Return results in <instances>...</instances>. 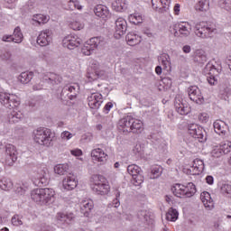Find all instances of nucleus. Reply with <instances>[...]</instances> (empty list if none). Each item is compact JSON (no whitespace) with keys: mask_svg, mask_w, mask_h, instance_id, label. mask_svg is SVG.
<instances>
[{"mask_svg":"<svg viewBox=\"0 0 231 231\" xmlns=\"http://www.w3.org/2000/svg\"><path fill=\"white\" fill-rule=\"evenodd\" d=\"M31 198L38 205H53L55 203V190L50 188L35 189L31 192Z\"/></svg>","mask_w":231,"mask_h":231,"instance_id":"f257e3e1","label":"nucleus"},{"mask_svg":"<svg viewBox=\"0 0 231 231\" xmlns=\"http://www.w3.org/2000/svg\"><path fill=\"white\" fill-rule=\"evenodd\" d=\"M119 129L123 133H142L143 131V123L132 116H126L118 122Z\"/></svg>","mask_w":231,"mask_h":231,"instance_id":"f03ea898","label":"nucleus"},{"mask_svg":"<svg viewBox=\"0 0 231 231\" xmlns=\"http://www.w3.org/2000/svg\"><path fill=\"white\" fill-rule=\"evenodd\" d=\"M35 143L43 147H53L54 134L48 128L39 127L32 132Z\"/></svg>","mask_w":231,"mask_h":231,"instance_id":"7ed1b4c3","label":"nucleus"},{"mask_svg":"<svg viewBox=\"0 0 231 231\" xmlns=\"http://www.w3.org/2000/svg\"><path fill=\"white\" fill-rule=\"evenodd\" d=\"M171 191L177 198H192L196 194V185L189 182L185 185L176 184L171 188Z\"/></svg>","mask_w":231,"mask_h":231,"instance_id":"20e7f679","label":"nucleus"},{"mask_svg":"<svg viewBox=\"0 0 231 231\" xmlns=\"http://www.w3.org/2000/svg\"><path fill=\"white\" fill-rule=\"evenodd\" d=\"M217 29L214 24H203L199 23L195 26V33L198 37L201 39H208V37H213L214 33H217Z\"/></svg>","mask_w":231,"mask_h":231,"instance_id":"39448f33","label":"nucleus"},{"mask_svg":"<svg viewBox=\"0 0 231 231\" xmlns=\"http://www.w3.org/2000/svg\"><path fill=\"white\" fill-rule=\"evenodd\" d=\"M106 42L104 41L103 37H94L91 38L81 49L82 54L89 56L97 48L104 46Z\"/></svg>","mask_w":231,"mask_h":231,"instance_id":"423d86ee","label":"nucleus"},{"mask_svg":"<svg viewBox=\"0 0 231 231\" xmlns=\"http://www.w3.org/2000/svg\"><path fill=\"white\" fill-rule=\"evenodd\" d=\"M191 30L192 27L190 26V23L188 22H180L173 24L170 31L175 37H189Z\"/></svg>","mask_w":231,"mask_h":231,"instance_id":"0eeeda50","label":"nucleus"},{"mask_svg":"<svg viewBox=\"0 0 231 231\" xmlns=\"http://www.w3.org/2000/svg\"><path fill=\"white\" fill-rule=\"evenodd\" d=\"M0 104L7 107V109H15V107H19L21 102L19 101V97L14 94L0 92Z\"/></svg>","mask_w":231,"mask_h":231,"instance_id":"6e6552de","label":"nucleus"},{"mask_svg":"<svg viewBox=\"0 0 231 231\" xmlns=\"http://www.w3.org/2000/svg\"><path fill=\"white\" fill-rule=\"evenodd\" d=\"M102 178H104L102 175H93L91 177V180L94 181V184L92 185V190L100 196H104L109 193V185L102 183Z\"/></svg>","mask_w":231,"mask_h":231,"instance_id":"1a4fd4ad","label":"nucleus"},{"mask_svg":"<svg viewBox=\"0 0 231 231\" xmlns=\"http://www.w3.org/2000/svg\"><path fill=\"white\" fill-rule=\"evenodd\" d=\"M188 133L192 138H197L200 143L207 142V132L198 124H189Z\"/></svg>","mask_w":231,"mask_h":231,"instance_id":"9d476101","label":"nucleus"},{"mask_svg":"<svg viewBox=\"0 0 231 231\" xmlns=\"http://www.w3.org/2000/svg\"><path fill=\"white\" fill-rule=\"evenodd\" d=\"M127 172L132 176L133 184L140 187L143 183V175H142V168L136 164H131L127 167Z\"/></svg>","mask_w":231,"mask_h":231,"instance_id":"9b49d317","label":"nucleus"},{"mask_svg":"<svg viewBox=\"0 0 231 231\" xmlns=\"http://www.w3.org/2000/svg\"><path fill=\"white\" fill-rule=\"evenodd\" d=\"M17 162V151L14 144L5 145V165L12 167Z\"/></svg>","mask_w":231,"mask_h":231,"instance_id":"f8f14e48","label":"nucleus"},{"mask_svg":"<svg viewBox=\"0 0 231 231\" xmlns=\"http://www.w3.org/2000/svg\"><path fill=\"white\" fill-rule=\"evenodd\" d=\"M88 102L90 109H100L104 102V97L98 92H93L88 97Z\"/></svg>","mask_w":231,"mask_h":231,"instance_id":"ddd939ff","label":"nucleus"},{"mask_svg":"<svg viewBox=\"0 0 231 231\" xmlns=\"http://www.w3.org/2000/svg\"><path fill=\"white\" fill-rule=\"evenodd\" d=\"M189 99L196 104L201 105L205 103V97L201 95V90L197 86H191L188 88Z\"/></svg>","mask_w":231,"mask_h":231,"instance_id":"4468645a","label":"nucleus"},{"mask_svg":"<svg viewBox=\"0 0 231 231\" xmlns=\"http://www.w3.org/2000/svg\"><path fill=\"white\" fill-rule=\"evenodd\" d=\"M174 107L179 115L185 116L190 113V106H189L187 102H184L183 98H181L180 96H176L175 97Z\"/></svg>","mask_w":231,"mask_h":231,"instance_id":"2eb2a0df","label":"nucleus"},{"mask_svg":"<svg viewBox=\"0 0 231 231\" xmlns=\"http://www.w3.org/2000/svg\"><path fill=\"white\" fill-rule=\"evenodd\" d=\"M62 44L68 50H75V48H79L82 44V39L75 35H69L63 39Z\"/></svg>","mask_w":231,"mask_h":231,"instance_id":"dca6fc26","label":"nucleus"},{"mask_svg":"<svg viewBox=\"0 0 231 231\" xmlns=\"http://www.w3.org/2000/svg\"><path fill=\"white\" fill-rule=\"evenodd\" d=\"M58 225H71L75 221V215L73 213L59 212L56 215Z\"/></svg>","mask_w":231,"mask_h":231,"instance_id":"f3484780","label":"nucleus"},{"mask_svg":"<svg viewBox=\"0 0 231 231\" xmlns=\"http://www.w3.org/2000/svg\"><path fill=\"white\" fill-rule=\"evenodd\" d=\"M152 6L153 10H156V12L163 14V12H167V10H169V6H171V0H152Z\"/></svg>","mask_w":231,"mask_h":231,"instance_id":"a211bd4d","label":"nucleus"},{"mask_svg":"<svg viewBox=\"0 0 231 231\" xmlns=\"http://www.w3.org/2000/svg\"><path fill=\"white\" fill-rule=\"evenodd\" d=\"M91 69L92 70H88L87 73V79H88L89 82L98 80V79H102V77L106 75V71L100 69V68L97 66H92Z\"/></svg>","mask_w":231,"mask_h":231,"instance_id":"6ab92c4d","label":"nucleus"},{"mask_svg":"<svg viewBox=\"0 0 231 231\" xmlns=\"http://www.w3.org/2000/svg\"><path fill=\"white\" fill-rule=\"evenodd\" d=\"M127 32V22L123 17L116 20V35L122 37Z\"/></svg>","mask_w":231,"mask_h":231,"instance_id":"aec40b11","label":"nucleus"},{"mask_svg":"<svg viewBox=\"0 0 231 231\" xmlns=\"http://www.w3.org/2000/svg\"><path fill=\"white\" fill-rule=\"evenodd\" d=\"M36 187H42L48 185V177L46 176V168L40 170L37 176L32 180Z\"/></svg>","mask_w":231,"mask_h":231,"instance_id":"412c9836","label":"nucleus"},{"mask_svg":"<svg viewBox=\"0 0 231 231\" xmlns=\"http://www.w3.org/2000/svg\"><path fill=\"white\" fill-rule=\"evenodd\" d=\"M51 42V31L45 30L37 37V44L39 46H48Z\"/></svg>","mask_w":231,"mask_h":231,"instance_id":"4be33fe9","label":"nucleus"},{"mask_svg":"<svg viewBox=\"0 0 231 231\" xmlns=\"http://www.w3.org/2000/svg\"><path fill=\"white\" fill-rule=\"evenodd\" d=\"M80 89V87L79 84L74 83L72 85H68L63 88L61 93H67L69 98L70 100H73V98H77V95H79V90Z\"/></svg>","mask_w":231,"mask_h":231,"instance_id":"5701e85b","label":"nucleus"},{"mask_svg":"<svg viewBox=\"0 0 231 231\" xmlns=\"http://www.w3.org/2000/svg\"><path fill=\"white\" fill-rule=\"evenodd\" d=\"M92 160L94 162H99V163H106L107 162V155L104 150L100 148H96L91 152Z\"/></svg>","mask_w":231,"mask_h":231,"instance_id":"b1692460","label":"nucleus"},{"mask_svg":"<svg viewBox=\"0 0 231 231\" xmlns=\"http://www.w3.org/2000/svg\"><path fill=\"white\" fill-rule=\"evenodd\" d=\"M213 127L217 134H219V136H222V138L226 136V129H228V126L225 122L222 120H217L214 122Z\"/></svg>","mask_w":231,"mask_h":231,"instance_id":"393cba45","label":"nucleus"},{"mask_svg":"<svg viewBox=\"0 0 231 231\" xmlns=\"http://www.w3.org/2000/svg\"><path fill=\"white\" fill-rule=\"evenodd\" d=\"M63 189L65 190H73L77 187V180H75V175L69 173L62 181Z\"/></svg>","mask_w":231,"mask_h":231,"instance_id":"a878e982","label":"nucleus"},{"mask_svg":"<svg viewBox=\"0 0 231 231\" xmlns=\"http://www.w3.org/2000/svg\"><path fill=\"white\" fill-rule=\"evenodd\" d=\"M200 199H201L204 207L208 210H212V208H214V199H212L210 193H208V191H203L200 194Z\"/></svg>","mask_w":231,"mask_h":231,"instance_id":"bb28decb","label":"nucleus"},{"mask_svg":"<svg viewBox=\"0 0 231 231\" xmlns=\"http://www.w3.org/2000/svg\"><path fill=\"white\" fill-rule=\"evenodd\" d=\"M93 210V201L87 199L80 202V212L85 217H89V214Z\"/></svg>","mask_w":231,"mask_h":231,"instance_id":"cd10ccee","label":"nucleus"},{"mask_svg":"<svg viewBox=\"0 0 231 231\" xmlns=\"http://www.w3.org/2000/svg\"><path fill=\"white\" fill-rule=\"evenodd\" d=\"M94 13L97 17H101V19H108L109 18V9L106 5H98L95 7Z\"/></svg>","mask_w":231,"mask_h":231,"instance_id":"c85d7f7f","label":"nucleus"},{"mask_svg":"<svg viewBox=\"0 0 231 231\" xmlns=\"http://www.w3.org/2000/svg\"><path fill=\"white\" fill-rule=\"evenodd\" d=\"M192 169V174L195 176H198L205 171V162L199 159H195L193 161V165L191 167Z\"/></svg>","mask_w":231,"mask_h":231,"instance_id":"c756f323","label":"nucleus"},{"mask_svg":"<svg viewBox=\"0 0 231 231\" xmlns=\"http://www.w3.org/2000/svg\"><path fill=\"white\" fill-rule=\"evenodd\" d=\"M23 118H24V115L21 111H17V109H14L8 114L9 124H17Z\"/></svg>","mask_w":231,"mask_h":231,"instance_id":"7c9ffc66","label":"nucleus"},{"mask_svg":"<svg viewBox=\"0 0 231 231\" xmlns=\"http://www.w3.org/2000/svg\"><path fill=\"white\" fill-rule=\"evenodd\" d=\"M137 217L141 223L144 225H151L152 223V219L151 218V213L147 210H141L137 213Z\"/></svg>","mask_w":231,"mask_h":231,"instance_id":"2f4dec72","label":"nucleus"},{"mask_svg":"<svg viewBox=\"0 0 231 231\" xmlns=\"http://www.w3.org/2000/svg\"><path fill=\"white\" fill-rule=\"evenodd\" d=\"M129 46H136L142 42V37L134 34V32H129L125 37Z\"/></svg>","mask_w":231,"mask_h":231,"instance_id":"473e14b6","label":"nucleus"},{"mask_svg":"<svg viewBox=\"0 0 231 231\" xmlns=\"http://www.w3.org/2000/svg\"><path fill=\"white\" fill-rule=\"evenodd\" d=\"M0 189L2 190H12L14 189V182L8 178L0 180Z\"/></svg>","mask_w":231,"mask_h":231,"instance_id":"72a5a7b5","label":"nucleus"},{"mask_svg":"<svg viewBox=\"0 0 231 231\" xmlns=\"http://www.w3.org/2000/svg\"><path fill=\"white\" fill-rule=\"evenodd\" d=\"M23 39H24V36L23 35V32H21V27L17 26L14 30L13 42H15L16 44H21V42H23Z\"/></svg>","mask_w":231,"mask_h":231,"instance_id":"f704fd0d","label":"nucleus"},{"mask_svg":"<svg viewBox=\"0 0 231 231\" xmlns=\"http://www.w3.org/2000/svg\"><path fill=\"white\" fill-rule=\"evenodd\" d=\"M112 8L116 12H124V10L127 8V5L124 0H116L114 3H112Z\"/></svg>","mask_w":231,"mask_h":231,"instance_id":"c9c22d12","label":"nucleus"},{"mask_svg":"<svg viewBox=\"0 0 231 231\" xmlns=\"http://www.w3.org/2000/svg\"><path fill=\"white\" fill-rule=\"evenodd\" d=\"M32 79H33V72H22L20 76L18 77V80L22 84H28L32 81Z\"/></svg>","mask_w":231,"mask_h":231,"instance_id":"e433bc0d","label":"nucleus"},{"mask_svg":"<svg viewBox=\"0 0 231 231\" xmlns=\"http://www.w3.org/2000/svg\"><path fill=\"white\" fill-rule=\"evenodd\" d=\"M210 8V1L209 0H199L196 5V10L198 12H207Z\"/></svg>","mask_w":231,"mask_h":231,"instance_id":"4c0bfd02","label":"nucleus"},{"mask_svg":"<svg viewBox=\"0 0 231 231\" xmlns=\"http://www.w3.org/2000/svg\"><path fill=\"white\" fill-rule=\"evenodd\" d=\"M128 21L132 23V24H141L143 23V16L140 13H134L128 16Z\"/></svg>","mask_w":231,"mask_h":231,"instance_id":"58836bf2","label":"nucleus"},{"mask_svg":"<svg viewBox=\"0 0 231 231\" xmlns=\"http://www.w3.org/2000/svg\"><path fill=\"white\" fill-rule=\"evenodd\" d=\"M32 23H37V24H46L50 21V16L44 14H34L32 19Z\"/></svg>","mask_w":231,"mask_h":231,"instance_id":"ea45409f","label":"nucleus"},{"mask_svg":"<svg viewBox=\"0 0 231 231\" xmlns=\"http://www.w3.org/2000/svg\"><path fill=\"white\" fill-rule=\"evenodd\" d=\"M69 167L68 164H57L54 167V172L56 174H59L60 176H64V174H68V170Z\"/></svg>","mask_w":231,"mask_h":231,"instance_id":"a19ab883","label":"nucleus"},{"mask_svg":"<svg viewBox=\"0 0 231 231\" xmlns=\"http://www.w3.org/2000/svg\"><path fill=\"white\" fill-rule=\"evenodd\" d=\"M180 216V213H178V210L171 208L168 212L166 213V219L167 221H177L178 217Z\"/></svg>","mask_w":231,"mask_h":231,"instance_id":"79ce46f5","label":"nucleus"},{"mask_svg":"<svg viewBox=\"0 0 231 231\" xmlns=\"http://www.w3.org/2000/svg\"><path fill=\"white\" fill-rule=\"evenodd\" d=\"M162 167H160V166H153L151 169V175H150L151 180L158 179L159 177L162 176Z\"/></svg>","mask_w":231,"mask_h":231,"instance_id":"37998d69","label":"nucleus"},{"mask_svg":"<svg viewBox=\"0 0 231 231\" xmlns=\"http://www.w3.org/2000/svg\"><path fill=\"white\" fill-rule=\"evenodd\" d=\"M220 152H223V154H228L231 151V142L230 141H225L220 143L219 147Z\"/></svg>","mask_w":231,"mask_h":231,"instance_id":"c03bdc74","label":"nucleus"},{"mask_svg":"<svg viewBox=\"0 0 231 231\" xmlns=\"http://www.w3.org/2000/svg\"><path fill=\"white\" fill-rule=\"evenodd\" d=\"M48 80H50L51 84H60L62 82V78L57 74L51 73L49 74Z\"/></svg>","mask_w":231,"mask_h":231,"instance_id":"a18cd8bd","label":"nucleus"},{"mask_svg":"<svg viewBox=\"0 0 231 231\" xmlns=\"http://www.w3.org/2000/svg\"><path fill=\"white\" fill-rule=\"evenodd\" d=\"M220 191L224 196H227L228 198H231V185L223 183L220 187Z\"/></svg>","mask_w":231,"mask_h":231,"instance_id":"49530a36","label":"nucleus"},{"mask_svg":"<svg viewBox=\"0 0 231 231\" xmlns=\"http://www.w3.org/2000/svg\"><path fill=\"white\" fill-rule=\"evenodd\" d=\"M11 223L14 226H21V225H23V216L19 215V214H15L12 219H11Z\"/></svg>","mask_w":231,"mask_h":231,"instance_id":"de8ad7c7","label":"nucleus"},{"mask_svg":"<svg viewBox=\"0 0 231 231\" xmlns=\"http://www.w3.org/2000/svg\"><path fill=\"white\" fill-rule=\"evenodd\" d=\"M159 60L162 62V66L163 67V69H167L171 66V62L169 61V55L168 54H162L160 56Z\"/></svg>","mask_w":231,"mask_h":231,"instance_id":"09e8293b","label":"nucleus"},{"mask_svg":"<svg viewBox=\"0 0 231 231\" xmlns=\"http://www.w3.org/2000/svg\"><path fill=\"white\" fill-rule=\"evenodd\" d=\"M69 26V28H71V30H75V31H80V30L84 29V23H80L79 21L70 22Z\"/></svg>","mask_w":231,"mask_h":231,"instance_id":"8fccbe9b","label":"nucleus"},{"mask_svg":"<svg viewBox=\"0 0 231 231\" xmlns=\"http://www.w3.org/2000/svg\"><path fill=\"white\" fill-rule=\"evenodd\" d=\"M197 60L201 63L207 62V55H205L203 51H199L197 52Z\"/></svg>","mask_w":231,"mask_h":231,"instance_id":"3c124183","label":"nucleus"},{"mask_svg":"<svg viewBox=\"0 0 231 231\" xmlns=\"http://www.w3.org/2000/svg\"><path fill=\"white\" fill-rule=\"evenodd\" d=\"M0 59L5 62H8V60L12 59V53H10V51H5L0 55Z\"/></svg>","mask_w":231,"mask_h":231,"instance_id":"603ef678","label":"nucleus"},{"mask_svg":"<svg viewBox=\"0 0 231 231\" xmlns=\"http://www.w3.org/2000/svg\"><path fill=\"white\" fill-rule=\"evenodd\" d=\"M60 138L62 140H71V138H73V134H71L68 131H64V132L61 133Z\"/></svg>","mask_w":231,"mask_h":231,"instance_id":"864d4df0","label":"nucleus"},{"mask_svg":"<svg viewBox=\"0 0 231 231\" xmlns=\"http://www.w3.org/2000/svg\"><path fill=\"white\" fill-rule=\"evenodd\" d=\"M199 122H202V124H207L208 122V114L207 113L199 114Z\"/></svg>","mask_w":231,"mask_h":231,"instance_id":"5fc2aeb1","label":"nucleus"},{"mask_svg":"<svg viewBox=\"0 0 231 231\" xmlns=\"http://www.w3.org/2000/svg\"><path fill=\"white\" fill-rule=\"evenodd\" d=\"M28 189V187L26 186H18L15 189V193L19 194V196H23V194H24L26 192V189Z\"/></svg>","mask_w":231,"mask_h":231,"instance_id":"6e6d98bb","label":"nucleus"},{"mask_svg":"<svg viewBox=\"0 0 231 231\" xmlns=\"http://www.w3.org/2000/svg\"><path fill=\"white\" fill-rule=\"evenodd\" d=\"M208 82L210 86H216V84H217V79H216V76L210 75L208 77Z\"/></svg>","mask_w":231,"mask_h":231,"instance_id":"4d7b16f0","label":"nucleus"},{"mask_svg":"<svg viewBox=\"0 0 231 231\" xmlns=\"http://www.w3.org/2000/svg\"><path fill=\"white\" fill-rule=\"evenodd\" d=\"M4 42H14L13 35L5 34L2 37Z\"/></svg>","mask_w":231,"mask_h":231,"instance_id":"13d9d810","label":"nucleus"},{"mask_svg":"<svg viewBox=\"0 0 231 231\" xmlns=\"http://www.w3.org/2000/svg\"><path fill=\"white\" fill-rule=\"evenodd\" d=\"M221 8H224V10H226V12H231V5L228 4V2L224 1L221 5H220Z\"/></svg>","mask_w":231,"mask_h":231,"instance_id":"bf43d9fd","label":"nucleus"},{"mask_svg":"<svg viewBox=\"0 0 231 231\" xmlns=\"http://www.w3.org/2000/svg\"><path fill=\"white\" fill-rule=\"evenodd\" d=\"M68 10H75V1L69 0L67 4Z\"/></svg>","mask_w":231,"mask_h":231,"instance_id":"052dcab7","label":"nucleus"},{"mask_svg":"<svg viewBox=\"0 0 231 231\" xmlns=\"http://www.w3.org/2000/svg\"><path fill=\"white\" fill-rule=\"evenodd\" d=\"M70 152L73 156H82V150L80 149L71 150Z\"/></svg>","mask_w":231,"mask_h":231,"instance_id":"680f3d73","label":"nucleus"},{"mask_svg":"<svg viewBox=\"0 0 231 231\" xmlns=\"http://www.w3.org/2000/svg\"><path fill=\"white\" fill-rule=\"evenodd\" d=\"M112 108H113V103L111 102L106 103L104 107L105 111H106V114L109 113V111H111Z\"/></svg>","mask_w":231,"mask_h":231,"instance_id":"e2e57ef3","label":"nucleus"},{"mask_svg":"<svg viewBox=\"0 0 231 231\" xmlns=\"http://www.w3.org/2000/svg\"><path fill=\"white\" fill-rule=\"evenodd\" d=\"M207 71H210V72H212V71H215L216 70V67L214 66V65H212V64H210V63H208L207 65H206V69H205Z\"/></svg>","mask_w":231,"mask_h":231,"instance_id":"0e129e2a","label":"nucleus"},{"mask_svg":"<svg viewBox=\"0 0 231 231\" xmlns=\"http://www.w3.org/2000/svg\"><path fill=\"white\" fill-rule=\"evenodd\" d=\"M112 205L115 207V208H118V207H120V199H115L112 201Z\"/></svg>","mask_w":231,"mask_h":231,"instance_id":"69168bd1","label":"nucleus"},{"mask_svg":"<svg viewBox=\"0 0 231 231\" xmlns=\"http://www.w3.org/2000/svg\"><path fill=\"white\" fill-rule=\"evenodd\" d=\"M6 77V70L5 68L0 67V79H5Z\"/></svg>","mask_w":231,"mask_h":231,"instance_id":"338daca9","label":"nucleus"},{"mask_svg":"<svg viewBox=\"0 0 231 231\" xmlns=\"http://www.w3.org/2000/svg\"><path fill=\"white\" fill-rule=\"evenodd\" d=\"M191 50L192 49L190 48V45H184L182 47V51L184 53H190Z\"/></svg>","mask_w":231,"mask_h":231,"instance_id":"774afa93","label":"nucleus"}]
</instances>
